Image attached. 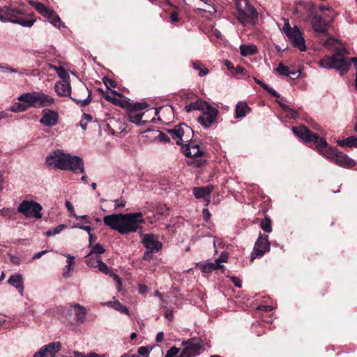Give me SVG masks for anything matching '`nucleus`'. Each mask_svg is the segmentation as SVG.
<instances>
[{
	"instance_id": "nucleus-1",
	"label": "nucleus",
	"mask_w": 357,
	"mask_h": 357,
	"mask_svg": "<svg viewBox=\"0 0 357 357\" xmlns=\"http://www.w3.org/2000/svg\"><path fill=\"white\" fill-rule=\"evenodd\" d=\"M105 225L121 234L136 232L145 222L142 213H130L126 214H111L103 217Z\"/></svg>"
},
{
	"instance_id": "nucleus-2",
	"label": "nucleus",
	"mask_w": 357,
	"mask_h": 357,
	"mask_svg": "<svg viewBox=\"0 0 357 357\" xmlns=\"http://www.w3.org/2000/svg\"><path fill=\"white\" fill-rule=\"evenodd\" d=\"M349 54L344 47L336 48V52L332 56H325L318 61V64L324 68H335L339 70L341 75L346 73L351 67V63L354 66L357 63V58L353 57L350 61H347L344 54Z\"/></svg>"
},
{
	"instance_id": "nucleus-3",
	"label": "nucleus",
	"mask_w": 357,
	"mask_h": 357,
	"mask_svg": "<svg viewBox=\"0 0 357 357\" xmlns=\"http://www.w3.org/2000/svg\"><path fill=\"white\" fill-rule=\"evenodd\" d=\"M20 102L27 103L29 108H42L50 107L55 103V100L51 96L40 91L24 93L17 97Z\"/></svg>"
},
{
	"instance_id": "nucleus-4",
	"label": "nucleus",
	"mask_w": 357,
	"mask_h": 357,
	"mask_svg": "<svg viewBox=\"0 0 357 357\" xmlns=\"http://www.w3.org/2000/svg\"><path fill=\"white\" fill-rule=\"evenodd\" d=\"M236 18L243 25H255L258 21V13L249 0H236Z\"/></svg>"
},
{
	"instance_id": "nucleus-5",
	"label": "nucleus",
	"mask_w": 357,
	"mask_h": 357,
	"mask_svg": "<svg viewBox=\"0 0 357 357\" xmlns=\"http://www.w3.org/2000/svg\"><path fill=\"white\" fill-rule=\"evenodd\" d=\"M292 130L296 137L301 138L305 142H313L318 151H321L322 149L327 146V142L324 138L319 137L317 134L311 132L305 126L293 127Z\"/></svg>"
},
{
	"instance_id": "nucleus-6",
	"label": "nucleus",
	"mask_w": 357,
	"mask_h": 357,
	"mask_svg": "<svg viewBox=\"0 0 357 357\" xmlns=\"http://www.w3.org/2000/svg\"><path fill=\"white\" fill-rule=\"evenodd\" d=\"M20 14H21V13L19 10L8 6L1 7L0 8V21L2 22L17 24L24 27H31L33 25L35 20L20 18L18 17Z\"/></svg>"
},
{
	"instance_id": "nucleus-7",
	"label": "nucleus",
	"mask_w": 357,
	"mask_h": 357,
	"mask_svg": "<svg viewBox=\"0 0 357 357\" xmlns=\"http://www.w3.org/2000/svg\"><path fill=\"white\" fill-rule=\"evenodd\" d=\"M319 152L342 167L350 168L356 165L353 159L349 158L346 154L329 147L328 144L326 148Z\"/></svg>"
},
{
	"instance_id": "nucleus-8",
	"label": "nucleus",
	"mask_w": 357,
	"mask_h": 357,
	"mask_svg": "<svg viewBox=\"0 0 357 357\" xmlns=\"http://www.w3.org/2000/svg\"><path fill=\"white\" fill-rule=\"evenodd\" d=\"M282 31L285 33L288 39L292 43L294 47L299 49L301 52L306 50L305 40L300 29L295 26L291 27L289 21L285 20V23L282 28Z\"/></svg>"
},
{
	"instance_id": "nucleus-9",
	"label": "nucleus",
	"mask_w": 357,
	"mask_h": 357,
	"mask_svg": "<svg viewBox=\"0 0 357 357\" xmlns=\"http://www.w3.org/2000/svg\"><path fill=\"white\" fill-rule=\"evenodd\" d=\"M42 209L41 205L33 200H24L17 207V211L26 218H33L36 219H40L42 218Z\"/></svg>"
},
{
	"instance_id": "nucleus-10",
	"label": "nucleus",
	"mask_w": 357,
	"mask_h": 357,
	"mask_svg": "<svg viewBox=\"0 0 357 357\" xmlns=\"http://www.w3.org/2000/svg\"><path fill=\"white\" fill-rule=\"evenodd\" d=\"M182 344L180 357H194L199 354L203 347V341L199 337H194L183 342Z\"/></svg>"
},
{
	"instance_id": "nucleus-11",
	"label": "nucleus",
	"mask_w": 357,
	"mask_h": 357,
	"mask_svg": "<svg viewBox=\"0 0 357 357\" xmlns=\"http://www.w3.org/2000/svg\"><path fill=\"white\" fill-rule=\"evenodd\" d=\"M67 154L61 150L52 151L46 158V165L50 169L66 170Z\"/></svg>"
},
{
	"instance_id": "nucleus-12",
	"label": "nucleus",
	"mask_w": 357,
	"mask_h": 357,
	"mask_svg": "<svg viewBox=\"0 0 357 357\" xmlns=\"http://www.w3.org/2000/svg\"><path fill=\"white\" fill-rule=\"evenodd\" d=\"M71 99L81 107H85L91 102V91L83 84L77 87V93L74 92L73 96H70Z\"/></svg>"
},
{
	"instance_id": "nucleus-13",
	"label": "nucleus",
	"mask_w": 357,
	"mask_h": 357,
	"mask_svg": "<svg viewBox=\"0 0 357 357\" xmlns=\"http://www.w3.org/2000/svg\"><path fill=\"white\" fill-rule=\"evenodd\" d=\"M269 250L270 244L268 241L267 236L260 234L251 253L250 260L253 261L256 257L263 256Z\"/></svg>"
},
{
	"instance_id": "nucleus-14",
	"label": "nucleus",
	"mask_w": 357,
	"mask_h": 357,
	"mask_svg": "<svg viewBox=\"0 0 357 357\" xmlns=\"http://www.w3.org/2000/svg\"><path fill=\"white\" fill-rule=\"evenodd\" d=\"M218 114V109L208 104V108L202 111V115L197 118V121L204 128H209L215 121Z\"/></svg>"
},
{
	"instance_id": "nucleus-15",
	"label": "nucleus",
	"mask_w": 357,
	"mask_h": 357,
	"mask_svg": "<svg viewBox=\"0 0 357 357\" xmlns=\"http://www.w3.org/2000/svg\"><path fill=\"white\" fill-rule=\"evenodd\" d=\"M61 344L59 342H52L41 347L34 354L33 357H54L61 349Z\"/></svg>"
},
{
	"instance_id": "nucleus-16",
	"label": "nucleus",
	"mask_w": 357,
	"mask_h": 357,
	"mask_svg": "<svg viewBox=\"0 0 357 357\" xmlns=\"http://www.w3.org/2000/svg\"><path fill=\"white\" fill-rule=\"evenodd\" d=\"M59 122V114L55 110L45 109L42 111L40 123L47 127L56 126Z\"/></svg>"
},
{
	"instance_id": "nucleus-17",
	"label": "nucleus",
	"mask_w": 357,
	"mask_h": 357,
	"mask_svg": "<svg viewBox=\"0 0 357 357\" xmlns=\"http://www.w3.org/2000/svg\"><path fill=\"white\" fill-rule=\"evenodd\" d=\"M142 243L151 252H158L162 248V243L158 241V237L153 234L143 235Z\"/></svg>"
},
{
	"instance_id": "nucleus-18",
	"label": "nucleus",
	"mask_w": 357,
	"mask_h": 357,
	"mask_svg": "<svg viewBox=\"0 0 357 357\" xmlns=\"http://www.w3.org/2000/svg\"><path fill=\"white\" fill-rule=\"evenodd\" d=\"M66 170H71L75 173H83L84 172V162L81 158L67 154Z\"/></svg>"
},
{
	"instance_id": "nucleus-19",
	"label": "nucleus",
	"mask_w": 357,
	"mask_h": 357,
	"mask_svg": "<svg viewBox=\"0 0 357 357\" xmlns=\"http://www.w3.org/2000/svg\"><path fill=\"white\" fill-rule=\"evenodd\" d=\"M56 93L61 96H70L71 86L68 79L56 82L54 86Z\"/></svg>"
},
{
	"instance_id": "nucleus-20",
	"label": "nucleus",
	"mask_w": 357,
	"mask_h": 357,
	"mask_svg": "<svg viewBox=\"0 0 357 357\" xmlns=\"http://www.w3.org/2000/svg\"><path fill=\"white\" fill-rule=\"evenodd\" d=\"M184 127H188V126L185 123H181L172 129L167 130V132L174 139H176V143L178 145H181V139L185 133Z\"/></svg>"
},
{
	"instance_id": "nucleus-21",
	"label": "nucleus",
	"mask_w": 357,
	"mask_h": 357,
	"mask_svg": "<svg viewBox=\"0 0 357 357\" xmlns=\"http://www.w3.org/2000/svg\"><path fill=\"white\" fill-rule=\"evenodd\" d=\"M213 190V186L212 185H208L205 187L202 188H194L192 190V192L194 196L197 199L204 198L207 202H210V195Z\"/></svg>"
},
{
	"instance_id": "nucleus-22",
	"label": "nucleus",
	"mask_w": 357,
	"mask_h": 357,
	"mask_svg": "<svg viewBox=\"0 0 357 357\" xmlns=\"http://www.w3.org/2000/svg\"><path fill=\"white\" fill-rule=\"evenodd\" d=\"M99 271L105 274H107V275H109L110 277H112L114 278V280L117 283V289L119 291L121 290V286H122V283H121V278L116 274L113 272L112 270H111L107 266L106 264H105L104 262H102L101 261V262L99 264V265L98 266V267Z\"/></svg>"
},
{
	"instance_id": "nucleus-23",
	"label": "nucleus",
	"mask_w": 357,
	"mask_h": 357,
	"mask_svg": "<svg viewBox=\"0 0 357 357\" xmlns=\"http://www.w3.org/2000/svg\"><path fill=\"white\" fill-rule=\"evenodd\" d=\"M137 355L146 356V357H161L162 350L159 347L151 348V350L146 347H140L137 351Z\"/></svg>"
},
{
	"instance_id": "nucleus-24",
	"label": "nucleus",
	"mask_w": 357,
	"mask_h": 357,
	"mask_svg": "<svg viewBox=\"0 0 357 357\" xmlns=\"http://www.w3.org/2000/svg\"><path fill=\"white\" fill-rule=\"evenodd\" d=\"M8 282L11 286L15 287L18 292L20 294V295H23L24 291V285H23V278L21 274H15L12 275L8 280Z\"/></svg>"
},
{
	"instance_id": "nucleus-25",
	"label": "nucleus",
	"mask_w": 357,
	"mask_h": 357,
	"mask_svg": "<svg viewBox=\"0 0 357 357\" xmlns=\"http://www.w3.org/2000/svg\"><path fill=\"white\" fill-rule=\"evenodd\" d=\"M183 151L187 157L197 158L202 155L203 152L200 150L199 145L192 143L187 144L183 148Z\"/></svg>"
},
{
	"instance_id": "nucleus-26",
	"label": "nucleus",
	"mask_w": 357,
	"mask_h": 357,
	"mask_svg": "<svg viewBox=\"0 0 357 357\" xmlns=\"http://www.w3.org/2000/svg\"><path fill=\"white\" fill-rule=\"evenodd\" d=\"M200 270L205 273H209L217 269H223L225 266L218 263V261L213 262H206L198 264Z\"/></svg>"
},
{
	"instance_id": "nucleus-27",
	"label": "nucleus",
	"mask_w": 357,
	"mask_h": 357,
	"mask_svg": "<svg viewBox=\"0 0 357 357\" xmlns=\"http://www.w3.org/2000/svg\"><path fill=\"white\" fill-rule=\"evenodd\" d=\"M312 25L314 31L325 33L327 26L321 17L314 16L312 20Z\"/></svg>"
},
{
	"instance_id": "nucleus-28",
	"label": "nucleus",
	"mask_w": 357,
	"mask_h": 357,
	"mask_svg": "<svg viewBox=\"0 0 357 357\" xmlns=\"http://www.w3.org/2000/svg\"><path fill=\"white\" fill-rule=\"evenodd\" d=\"M208 103L202 100H197L191 102L185 107V109L187 112H190L194 110L204 111L208 108Z\"/></svg>"
},
{
	"instance_id": "nucleus-29",
	"label": "nucleus",
	"mask_w": 357,
	"mask_h": 357,
	"mask_svg": "<svg viewBox=\"0 0 357 357\" xmlns=\"http://www.w3.org/2000/svg\"><path fill=\"white\" fill-rule=\"evenodd\" d=\"M250 108L245 102H239L236 106V118H243L249 112Z\"/></svg>"
},
{
	"instance_id": "nucleus-30",
	"label": "nucleus",
	"mask_w": 357,
	"mask_h": 357,
	"mask_svg": "<svg viewBox=\"0 0 357 357\" xmlns=\"http://www.w3.org/2000/svg\"><path fill=\"white\" fill-rule=\"evenodd\" d=\"M105 305L112 307L114 310L121 313H124L128 315L129 314L128 308L126 306L122 305L119 301H109L107 302Z\"/></svg>"
},
{
	"instance_id": "nucleus-31",
	"label": "nucleus",
	"mask_w": 357,
	"mask_h": 357,
	"mask_svg": "<svg viewBox=\"0 0 357 357\" xmlns=\"http://www.w3.org/2000/svg\"><path fill=\"white\" fill-rule=\"evenodd\" d=\"M241 54L243 56L255 54L257 52V47L255 45L240 46Z\"/></svg>"
},
{
	"instance_id": "nucleus-32",
	"label": "nucleus",
	"mask_w": 357,
	"mask_h": 357,
	"mask_svg": "<svg viewBox=\"0 0 357 357\" xmlns=\"http://www.w3.org/2000/svg\"><path fill=\"white\" fill-rule=\"evenodd\" d=\"M29 4L32 6L40 15L43 16H45L47 15L50 11V8L46 7L43 3L35 1H29Z\"/></svg>"
},
{
	"instance_id": "nucleus-33",
	"label": "nucleus",
	"mask_w": 357,
	"mask_h": 357,
	"mask_svg": "<svg viewBox=\"0 0 357 357\" xmlns=\"http://www.w3.org/2000/svg\"><path fill=\"white\" fill-rule=\"evenodd\" d=\"M337 144L342 147H357V138L356 137L351 136L345 139L338 141Z\"/></svg>"
},
{
	"instance_id": "nucleus-34",
	"label": "nucleus",
	"mask_w": 357,
	"mask_h": 357,
	"mask_svg": "<svg viewBox=\"0 0 357 357\" xmlns=\"http://www.w3.org/2000/svg\"><path fill=\"white\" fill-rule=\"evenodd\" d=\"M47 17L50 23L54 26L59 27L61 24V20L59 15L52 10H50L47 15L45 16Z\"/></svg>"
},
{
	"instance_id": "nucleus-35",
	"label": "nucleus",
	"mask_w": 357,
	"mask_h": 357,
	"mask_svg": "<svg viewBox=\"0 0 357 357\" xmlns=\"http://www.w3.org/2000/svg\"><path fill=\"white\" fill-rule=\"evenodd\" d=\"M86 257V264H87V266L93 268H97L102 261L98 256L94 257L93 255H91L89 253L87 255Z\"/></svg>"
},
{
	"instance_id": "nucleus-36",
	"label": "nucleus",
	"mask_w": 357,
	"mask_h": 357,
	"mask_svg": "<svg viewBox=\"0 0 357 357\" xmlns=\"http://www.w3.org/2000/svg\"><path fill=\"white\" fill-rule=\"evenodd\" d=\"M29 109L28 105L25 102H17L13 104L10 107V111L13 112H22Z\"/></svg>"
},
{
	"instance_id": "nucleus-37",
	"label": "nucleus",
	"mask_w": 357,
	"mask_h": 357,
	"mask_svg": "<svg viewBox=\"0 0 357 357\" xmlns=\"http://www.w3.org/2000/svg\"><path fill=\"white\" fill-rule=\"evenodd\" d=\"M278 102L280 105V106L282 108V109L287 114V116L289 119H297L298 113L295 109L289 107L288 105H287L280 101H278Z\"/></svg>"
},
{
	"instance_id": "nucleus-38",
	"label": "nucleus",
	"mask_w": 357,
	"mask_h": 357,
	"mask_svg": "<svg viewBox=\"0 0 357 357\" xmlns=\"http://www.w3.org/2000/svg\"><path fill=\"white\" fill-rule=\"evenodd\" d=\"M192 65L194 69L199 70V77H203L208 73V70L200 61H192Z\"/></svg>"
},
{
	"instance_id": "nucleus-39",
	"label": "nucleus",
	"mask_w": 357,
	"mask_h": 357,
	"mask_svg": "<svg viewBox=\"0 0 357 357\" xmlns=\"http://www.w3.org/2000/svg\"><path fill=\"white\" fill-rule=\"evenodd\" d=\"M128 115L130 121L135 124H140L143 114H137L130 109Z\"/></svg>"
},
{
	"instance_id": "nucleus-40",
	"label": "nucleus",
	"mask_w": 357,
	"mask_h": 357,
	"mask_svg": "<svg viewBox=\"0 0 357 357\" xmlns=\"http://www.w3.org/2000/svg\"><path fill=\"white\" fill-rule=\"evenodd\" d=\"M74 307L78 310L76 314L77 320L80 322H83L86 319V309L79 304H75Z\"/></svg>"
},
{
	"instance_id": "nucleus-41",
	"label": "nucleus",
	"mask_w": 357,
	"mask_h": 357,
	"mask_svg": "<svg viewBox=\"0 0 357 357\" xmlns=\"http://www.w3.org/2000/svg\"><path fill=\"white\" fill-rule=\"evenodd\" d=\"M184 128L185 129V133L181 139V145L185 143L190 144L193 134V130L190 127H184Z\"/></svg>"
},
{
	"instance_id": "nucleus-42",
	"label": "nucleus",
	"mask_w": 357,
	"mask_h": 357,
	"mask_svg": "<svg viewBox=\"0 0 357 357\" xmlns=\"http://www.w3.org/2000/svg\"><path fill=\"white\" fill-rule=\"evenodd\" d=\"M15 212L13 208H3L0 210V215L8 219H15Z\"/></svg>"
},
{
	"instance_id": "nucleus-43",
	"label": "nucleus",
	"mask_w": 357,
	"mask_h": 357,
	"mask_svg": "<svg viewBox=\"0 0 357 357\" xmlns=\"http://www.w3.org/2000/svg\"><path fill=\"white\" fill-rule=\"evenodd\" d=\"M277 71L282 75L289 76L291 75H295L296 73L290 71L288 66H285L283 63H280L277 68Z\"/></svg>"
},
{
	"instance_id": "nucleus-44",
	"label": "nucleus",
	"mask_w": 357,
	"mask_h": 357,
	"mask_svg": "<svg viewBox=\"0 0 357 357\" xmlns=\"http://www.w3.org/2000/svg\"><path fill=\"white\" fill-rule=\"evenodd\" d=\"M105 252V249L100 243H96L93 246H91L89 254L91 255H101Z\"/></svg>"
},
{
	"instance_id": "nucleus-45",
	"label": "nucleus",
	"mask_w": 357,
	"mask_h": 357,
	"mask_svg": "<svg viewBox=\"0 0 357 357\" xmlns=\"http://www.w3.org/2000/svg\"><path fill=\"white\" fill-rule=\"evenodd\" d=\"M261 228L266 232H271L272 231L271 221L269 218H266L261 222Z\"/></svg>"
},
{
	"instance_id": "nucleus-46",
	"label": "nucleus",
	"mask_w": 357,
	"mask_h": 357,
	"mask_svg": "<svg viewBox=\"0 0 357 357\" xmlns=\"http://www.w3.org/2000/svg\"><path fill=\"white\" fill-rule=\"evenodd\" d=\"M149 105L146 102H136L130 105V109L137 112L146 109Z\"/></svg>"
},
{
	"instance_id": "nucleus-47",
	"label": "nucleus",
	"mask_w": 357,
	"mask_h": 357,
	"mask_svg": "<svg viewBox=\"0 0 357 357\" xmlns=\"http://www.w3.org/2000/svg\"><path fill=\"white\" fill-rule=\"evenodd\" d=\"M66 257L68 258V261H67L68 264L66 266V271L63 273V276L64 277H67L68 275V273H69V272L71 270V266L73 264V261L74 259V257H72L70 255H66Z\"/></svg>"
},
{
	"instance_id": "nucleus-48",
	"label": "nucleus",
	"mask_w": 357,
	"mask_h": 357,
	"mask_svg": "<svg viewBox=\"0 0 357 357\" xmlns=\"http://www.w3.org/2000/svg\"><path fill=\"white\" fill-rule=\"evenodd\" d=\"M56 73H57L59 77L60 78H61L62 80H63L64 79H69V77L63 68L59 67V68H56Z\"/></svg>"
},
{
	"instance_id": "nucleus-49",
	"label": "nucleus",
	"mask_w": 357,
	"mask_h": 357,
	"mask_svg": "<svg viewBox=\"0 0 357 357\" xmlns=\"http://www.w3.org/2000/svg\"><path fill=\"white\" fill-rule=\"evenodd\" d=\"M179 352V349L176 347H171L167 352L165 357H173L177 355Z\"/></svg>"
},
{
	"instance_id": "nucleus-50",
	"label": "nucleus",
	"mask_w": 357,
	"mask_h": 357,
	"mask_svg": "<svg viewBox=\"0 0 357 357\" xmlns=\"http://www.w3.org/2000/svg\"><path fill=\"white\" fill-rule=\"evenodd\" d=\"M228 259V254L226 252H222L220 257L216 259L215 261H218V263L220 262H227Z\"/></svg>"
},
{
	"instance_id": "nucleus-51",
	"label": "nucleus",
	"mask_w": 357,
	"mask_h": 357,
	"mask_svg": "<svg viewBox=\"0 0 357 357\" xmlns=\"http://www.w3.org/2000/svg\"><path fill=\"white\" fill-rule=\"evenodd\" d=\"M108 93H108V91H107V93L104 95V98H105L107 100H108V101H109V102H112V103H114V104H115V105L118 104V102H119V99H117V98H115V97H113V96H109Z\"/></svg>"
},
{
	"instance_id": "nucleus-52",
	"label": "nucleus",
	"mask_w": 357,
	"mask_h": 357,
	"mask_svg": "<svg viewBox=\"0 0 357 357\" xmlns=\"http://www.w3.org/2000/svg\"><path fill=\"white\" fill-rule=\"evenodd\" d=\"M98 354L96 353H89L87 355H84L80 352L75 351V357H98Z\"/></svg>"
},
{
	"instance_id": "nucleus-53",
	"label": "nucleus",
	"mask_w": 357,
	"mask_h": 357,
	"mask_svg": "<svg viewBox=\"0 0 357 357\" xmlns=\"http://www.w3.org/2000/svg\"><path fill=\"white\" fill-rule=\"evenodd\" d=\"M157 138L160 142H169L170 141L169 137L167 135H165V133L161 132H159V134H158Z\"/></svg>"
},
{
	"instance_id": "nucleus-54",
	"label": "nucleus",
	"mask_w": 357,
	"mask_h": 357,
	"mask_svg": "<svg viewBox=\"0 0 357 357\" xmlns=\"http://www.w3.org/2000/svg\"><path fill=\"white\" fill-rule=\"evenodd\" d=\"M114 203H115V205H114L115 209L119 208H123L126 205V202L121 199H117L114 200Z\"/></svg>"
},
{
	"instance_id": "nucleus-55",
	"label": "nucleus",
	"mask_w": 357,
	"mask_h": 357,
	"mask_svg": "<svg viewBox=\"0 0 357 357\" xmlns=\"http://www.w3.org/2000/svg\"><path fill=\"white\" fill-rule=\"evenodd\" d=\"M1 69L8 71V72H10V73H18V70L17 69H15L13 67H10L8 65H2V68Z\"/></svg>"
},
{
	"instance_id": "nucleus-56",
	"label": "nucleus",
	"mask_w": 357,
	"mask_h": 357,
	"mask_svg": "<svg viewBox=\"0 0 357 357\" xmlns=\"http://www.w3.org/2000/svg\"><path fill=\"white\" fill-rule=\"evenodd\" d=\"M9 257H10V261H11L13 264H15V265H19V264H20V263H21V259H20V257H15V256L12 255H9Z\"/></svg>"
},
{
	"instance_id": "nucleus-57",
	"label": "nucleus",
	"mask_w": 357,
	"mask_h": 357,
	"mask_svg": "<svg viewBox=\"0 0 357 357\" xmlns=\"http://www.w3.org/2000/svg\"><path fill=\"white\" fill-rule=\"evenodd\" d=\"M337 43V40L334 38H329L326 42H324V45L326 47H330L332 45H334Z\"/></svg>"
},
{
	"instance_id": "nucleus-58",
	"label": "nucleus",
	"mask_w": 357,
	"mask_h": 357,
	"mask_svg": "<svg viewBox=\"0 0 357 357\" xmlns=\"http://www.w3.org/2000/svg\"><path fill=\"white\" fill-rule=\"evenodd\" d=\"M66 206L68 208V211L70 213V215L73 216V215L75 214L74 212V207L70 201L66 202Z\"/></svg>"
},
{
	"instance_id": "nucleus-59",
	"label": "nucleus",
	"mask_w": 357,
	"mask_h": 357,
	"mask_svg": "<svg viewBox=\"0 0 357 357\" xmlns=\"http://www.w3.org/2000/svg\"><path fill=\"white\" fill-rule=\"evenodd\" d=\"M73 227L74 228H79L82 230L87 231L88 233L91 232L92 230V228L90 226H83L79 224H77V225H74Z\"/></svg>"
},
{
	"instance_id": "nucleus-60",
	"label": "nucleus",
	"mask_w": 357,
	"mask_h": 357,
	"mask_svg": "<svg viewBox=\"0 0 357 357\" xmlns=\"http://www.w3.org/2000/svg\"><path fill=\"white\" fill-rule=\"evenodd\" d=\"M231 280L236 287L240 288L241 287V281L238 278L232 276L231 277Z\"/></svg>"
},
{
	"instance_id": "nucleus-61",
	"label": "nucleus",
	"mask_w": 357,
	"mask_h": 357,
	"mask_svg": "<svg viewBox=\"0 0 357 357\" xmlns=\"http://www.w3.org/2000/svg\"><path fill=\"white\" fill-rule=\"evenodd\" d=\"M47 252V250H43L41 252H37L32 257V259L34 260L40 259L43 255L46 254Z\"/></svg>"
},
{
	"instance_id": "nucleus-62",
	"label": "nucleus",
	"mask_w": 357,
	"mask_h": 357,
	"mask_svg": "<svg viewBox=\"0 0 357 357\" xmlns=\"http://www.w3.org/2000/svg\"><path fill=\"white\" fill-rule=\"evenodd\" d=\"M266 91H267L271 95H272L274 97H276V98L280 97V94L277 91H275L273 89L270 88L268 86V89H266Z\"/></svg>"
},
{
	"instance_id": "nucleus-63",
	"label": "nucleus",
	"mask_w": 357,
	"mask_h": 357,
	"mask_svg": "<svg viewBox=\"0 0 357 357\" xmlns=\"http://www.w3.org/2000/svg\"><path fill=\"white\" fill-rule=\"evenodd\" d=\"M203 215H204V219L206 220V221H208L211 217V213L209 212V211L207 209V208H204L203 209Z\"/></svg>"
},
{
	"instance_id": "nucleus-64",
	"label": "nucleus",
	"mask_w": 357,
	"mask_h": 357,
	"mask_svg": "<svg viewBox=\"0 0 357 357\" xmlns=\"http://www.w3.org/2000/svg\"><path fill=\"white\" fill-rule=\"evenodd\" d=\"M165 317L169 320V321H172L173 320V318H174V314H173V311L172 310H168L165 312Z\"/></svg>"
}]
</instances>
